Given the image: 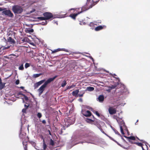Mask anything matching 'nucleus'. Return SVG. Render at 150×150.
Returning a JSON list of instances; mask_svg holds the SVG:
<instances>
[{"instance_id": "a19ab883", "label": "nucleus", "mask_w": 150, "mask_h": 150, "mask_svg": "<svg viewBox=\"0 0 150 150\" xmlns=\"http://www.w3.org/2000/svg\"><path fill=\"white\" fill-rule=\"evenodd\" d=\"M113 118L114 119H116L117 120V117L116 115H114L113 116Z\"/></svg>"}, {"instance_id": "a18cd8bd", "label": "nucleus", "mask_w": 150, "mask_h": 150, "mask_svg": "<svg viewBox=\"0 0 150 150\" xmlns=\"http://www.w3.org/2000/svg\"><path fill=\"white\" fill-rule=\"evenodd\" d=\"M25 106L26 108L27 109L29 105H25Z\"/></svg>"}, {"instance_id": "2eb2a0df", "label": "nucleus", "mask_w": 150, "mask_h": 150, "mask_svg": "<svg viewBox=\"0 0 150 150\" xmlns=\"http://www.w3.org/2000/svg\"><path fill=\"white\" fill-rule=\"evenodd\" d=\"M113 140L115 142H116V143H117V144L120 145V146H121L124 149H129V146H128L127 147L126 146H126V145H128V144L127 143H125L124 145H122L120 144H119L117 141H116L115 140Z\"/></svg>"}, {"instance_id": "4468645a", "label": "nucleus", "mask_w": 150, "mask_h": 150, "mask_svg": "<svg viewBox=\"0 0 150 150\" xmlns=\"http://www.w3.org/2000/svg\"><path fill=\"white\" fill-rule=\"evenodd\" d=\"M64 51L66 52H68V51L67 50H66L64 49H60V48H58L57 49L54 50L52 52V53H55L58 51Z\"/></svg>"}, {"instance_id": "423d86ee", "label": "nucleus", "mask_w": 150, "mask_h": 150, "mask_svg": "<svg viewBox=\"0 0 150 150\" xmlns=\"http://www.w3.org/2000/svg\"><path fill=\"white\" fill-rule=\"evenodd\" d=\"M19 137L23 140V145H25V143H26L28 141V138L26 136V134L25 133H20L19 135Z\"/></svg>"}, {"instance_id": "c85d7f7f", "label": "nucleus", "mask_w": 150, "mask_h": 150, "mask_svg": "<svg viewBox=\"0 0 150 150\" xmlns=\"http://www.w3.org/2000/svg\"><path fill=\"white\" fill-rule=\"evenodd\" d=\"M120 131H121V133L122 134H123V135L125 133L124 132L122 127L121 126H120Z\"/></svg>"}, {"instance_id": "680f3d73", "label": "nucleus", "mask_w": 150, "mask_h": 150, "mask_svg": "<svg viewBox=\"0 0 150 150\" xmlns=\"http://www.w3.org/2000/svg\"><path fill=\"white\" fill-rule=\"evenodd\" d=\"M138 120H137V122H138Z\"/></svg>"}, {"instance_id": "c9c22d12", "label": "nucleus", "mask_w": 150, "mask_h": 150, "mask_svg": "<svg viewBox=\"0 0 150 150\" xmlns=\"http://www.w3.org/2000/svg\"><path fill=\"white\" fill-rule=\"evenodd\" d=\"M23 96H24V98L25 99V100L27 101V100H28V97L27 96H25V95L24 94H23Z\"/></svg>"}, {"instance_id": "13d9d810", "label": "nucleus", "mask_w": 150, "mask_h": 150, "mask_svg": "<svg viewBox=\"0 0 150 150\" xmlns=\"http://www.w3.org/2000/svg\"><path fill=\"white\" fill-rule=\"evenodd\" d=\"M74 9L71 8V10H74Z\"/></svg>"}, {"instance_id": "1a4fd4ad", "label": "nucleus", "mask_w": 150, "mask_h": 150, "mask_svg": "<svg viewBox=\"0 0 150 150\" xmlns=\"http://www.w3.org/2000/svg\"><path fill=\"white\" fill-rule=\"evenodd\" d=\"M81 111L83 115L86 117H89L91 115V112L89 110L85 111L82 110Z\"/></svg>"}, {"instance_id": "c756f323", "label": "nucleus", "mask_w": 150, "mask_h": 150, "mask_svg": "<svg viewBox=\"0 0 150 150\" xmlns=\"http://www.w3.org/2000/svg\"><path fill=\"white\" fill-rule=\"evenodd\" d=\"M18 69L20 70H23L24 69V67H23V64H22V65H21L19 67V68H18Z\"/></svg>"}, {"instance_id": "a211bd4d", "label": "nucleus", "mask_w": 150, "mask_h": 150, "mask_svg": "<svg viewBox=\"0 0 150 150\" xmlns=\"http://www.w3.org/2000/svg\"><path fill=\"white\" fill-rule=\"evenodd\" d=\"M79 91L78 90H76L72 92V95L73 96L76 97L78 95Z\"/></svg>"}, {"instance_id": "393cba45", "label": "nucleus", "mask_w": 150, "mask_h": 150, "mask_svg": "<svg viewBox=\"0 0 150 150\" xmlns=\"http://www.w3.org/2000/svg\"><path fill=\"white\" fill-rule=\"evenodd\" d=\"M5 83H3L1 82V83H0V88L2 89L4 88L5 86Z\"/></svg>"}, {"instance_id": "58836bf2", "label": "nucleus", "mask_w": 150, "mask_h": 150, "mask_svg": "<svg viewBox=\"0 0 150 150\" xmlns=\"http://www.w3.org/2000/svg\"><path fill=\"white\" fill-rule=\"evenodd\" d=\"M95 113L96 114L98 117H100V114L97 111H95Z\"/></svg>"}, {"instance_id": "5701e85b", "label": "nucleus", "mask_w": 150, "mask_h": 150, "mask_svg": "<svg viewBox=\"0 0 150 150\" xmlns=\"http://www.w3.org/2000/svg\"><path fill=\"white\" fill-rule=\"evenodd\" d=\"M76 85H72L70 86H68L67 87V90L69 89L70 88H74L75 86Z\"/></svg>"}, {"instance_id": "6e6552de", "label": "nucleus", "mask_w": 150, "mask_h": 150, "mask_svg": "<svg viewBox=\"0 0 150 150\" xmlns=\"http://www.w3.org/2000/svg\"><path fill=\"white\" fill-rule=\"evenodd\" d=\"M2 13L5 15L9 17H13L14 16L13 14L11 11L9 10H6L2 12Z\"/></svg>"}, {"instance_id": "7ed1b4c3", "label": "nucleus", "mask_w": 150, "mask_h": 150, "mask_svg": "<svg viewBox=\"0 0 150 150\" xmlns=\"http://www.w3.org/2000/svg\"><path fill=\"white\" fill-rule=\"evenodd\" d=\"M12 10L15 15L21 14L23 11V9L22 6L17 5L13 6Z\"/></svg>"}, {"instance_id": "20e7f679", "label": "nucleus", "mask_w": 150, "mask_h": 150, "mask_svg": "<svg viewBox=\"0 0 150 150\" xmlns=\"http://www.w3.org/2000/svg\"><path fill=\"white\" fill-rule=\"evenodd\" d=\"M92 6H90V7L86 9H85V7H83L82 8H79V9H81V11H78V13H72L71 14L69 15V16L71 17L72 19L74 20H75L76 18V17L78 16V15L80 14V13H82L83 11H86L89 8H91Z\"/></svg>"}, {"instance_id": "7c9ffc66", "label": "nucleus", "mask_w": 150, "mask_h": 150, "mask_svg": "<svg viewBox=\"0 0 150 150\" xmlns=\"http://www.w3.org/2000/svg\"><path fill=\"white\" fill-rule=\"evenodd\" d=\"M50 144L52 146H53L54 145V141L52 139H51L50 140Z\"/></svg>"}, {"instance_id": "a878e982", "label": "nucleus", "mask_w": 150, "mask_h": 150, "mask_svg": "<svg viewBox=\"0 0 150 150\" xmlns=\"http://www.w3.org/2000/svg\"><path fill=\"white\" fill-rule=\"evenodd\" d=\"M37 19H38L40 20L41 21L46 20L44 17H38L37 18Z\"/></svg>"}, {"instance_id": "f03ea898", "label": "nucleus", "mask_w": 150, "mask_h": 150, "mask_svg": "<svg viewBox=\"0 0 150 150\" xmlns=\"http://www.w3.org/2000/svg\"><path fill=\"white\" fill-rule=\"evenodd\" d=\"M67 13L62 14L61 13L59 15H57V16H53L52 14L48 12H45L43 13V15L44 16L45 20H48L51 19L52 20L55 18L56 17L58 18H64L66 17L65 15Z\"/></svg>"}, {"instance_id": "79ce46f5", "label": "nucleus", "mask_w": 150, "mask_h": 150, "mask_svg": "<svg viewBox=\"0 0 150 150\" xmlns=\"http://www.w3.org/2000/svg\"><path fill=\"white\" fill-rule=\"evenodd\" d=\"M16 84L17 85L19 83V80H17L15 82Z\"/></svg>"}, {"instance_id": "49530a36", "label": "nucleus", "mask_w": 150, "mask_h": 150, "mask_svg": "<svg viewBox=\"0 0 150 150\" xmlns=\"http://www.w3.org/2000/svg\"><path fill=\"white\" fill-rule=\"evenodd\" d=\"M43 23V22L42 23ZM47 21H45V23H42V24L43 25H45L47 24Z\"/></svg>"}, {"instance_id": "39448f33", "label": "nucleus", "mask_w": 150, "mask_h": 150, "mask_svg": "<svg viewBox=\"0 0 150 150\" xmlns=\"http://www.w3.org/2000/svg\"><path fill=\"white\" fill-rule=\"evenodd\" d=\"M125 137L127 138L128 139L129 142L132 144H135V143H136L137 142L138 140H140L141 141H142V140H140L137 137H135L134 136H131L129 137H127L126 136H124Z\"/></svg>"}, {"instance_id": "dca6fc26", "label": "nucleus", "mask_w": 150, "mask_h": 150, "mask_svg": "<svg viewBox=\"0 0 150 150\" xmlns=\"http://www.w3.org/2000/svg\"><path fill=\"white\" fill-rule=\"evenodd\" d=\"M104 27V25H103V26L100 25L99 26H98L97 27H96L95 28V30L96 31H99V30L103 29Z\"/></svg>"}, {"instance_id": "3c124183", "label": "nucleus", "mask_w": 150, "mask_h": 150, "mask_svg": "<svg viewBox=\"0 0 150 150\" xmlns=\"http://www.w3.org/2000/svg\"><path fill=\"white\" fill-rule=\"evenodd\" d=\"M79 100L80 101H81V102H82V98H80L79 99Z\"/></svg>"}, {"instance_id": "72a5a7b5", "label": "nucleus", "mask_w": 150, "mask_h": 150, "mask_svg": "<svg viewBox=\"0 0 150 150\" xmlns=\"http://www.w3.org/2000/svg\"><path fill=\"white\" fill-rule=\"evenodd\" d=\"M85 93V92L83 91L81 94H78V95L79 97H82L83 96V94Z\"/></svg>"}, {"instance_id": "aec40b11", "label": "nucleus", "mask_w": 150, "mask_h": 150, "mask_svg": "<svg viewBox=\"0 0 150 150\" xmlns=\"http://www.w3.org/2000/svg\"><path fill=\"white\" fill-rule=\"evenodd\" d=\"M67 84V83L66 82V81L65 80L63 81L62 84H61V86L64 87Z\"/></svg>"}, {"instance_id": "8fccbe9b", "label": "nucleus", "mask_w": 150, "mask_h": 150, "mask_svg": "<svg viewBox=\"0 0 150 150\" xmlns=\"http://www.w3.org/2000/svg\"><path fill=\"white\" fill-rule=\"evenodd\" d=\"M3 10V9L1 8H0V11H2Z\"/></svg>"}, {"instance_id": "052dcab7", "label": "nucleus", "mask_w": 150, "mask_h": 150, "mask_svg": "<svg viewBox=\"0 0 150 150\" xmlns=\"http://www.w3.org/2000/svg\"><path fill=\"white\" fill-rule=\"evenodd\" d=\"M80 9L81 10V9H79V10H80ZM78 10H79V8L78 9ZM77 11H78V10H77Z\"/></svg>"}, {"instance_id": "473e14b6", "label": "nucleus", "mask_w": 150, "mask_h": 150, "mask_svg": "<svg viewBox=\"0 0 150 150\" xmlns=\"http://www.w3.org/2000/svg\"><path fill=\"white\" fill-rule=\"evenodd\" d=\"M30 66V64L28 63H25V68H27L28 67H29Z\"/></svg>"}, {"instance_id": "603ef678", "label": "nucleus", "mask_w": 150, "mask_h": 150, "mask_svg": "<svg viewBox=\"0 0 150 150\" xmlns=\"http://www.w3.org/2000/svg\"><path fill=\"white\" fill-rule=\"evenodd\" d=\"M2 80L1 78H0V83H1Z\"/></svg>"}, {"instance_id": "f3484780", "label": "nucleus", "mask_w": 150, "mask_h": 150, "mask_svg": "<svg viewBox=\"0 0 150 150\" xmlns=\"http://www.w3.org/2000/svg\"><path fill=\"white\" fill-rule=\"evenodd\" d=\"M104 96L103 95H100L98 98V100L100 102H103L104 101Z\"/></svg>"}, {"instance_id": "c03bdc74", "label": "nucleus", "mask_w": 150, "mask_h": 150, "mask_svg": "<svg viewBox=\"0 0 150 150\" xmlns=\"http://www.w3.org/2000/svg\"><path fill=\"white\" fill-rule=\"evenodd\" d=\"M22 112L25 113L26 112V109H23L22 110Z\"/></svg>"}, {"instance_id": "9b49d317", "label": "nucleus", "mask_w": 150, "mask_h": 150, "mask_svg": "<svg viewBox=\"0 0 150 150\" xmlns=\"http://www.w3.org/2000/svg\"><path fill=\"white\" fill-rule=\"evenodd\" d=\"M45 79H43L35 83L34 85L35 89H36L39 86L45 82Z\"/></svg>"}, {"instance_id": "f257e3e1", "label": "nucleus", "mask_w": 150, "mask_h": 150, "mask_svg": "<svg viewBox=\"0 0 150 150\" xmlns=\"http://www.w3.org/2000/svg\"><path fill=\"white\" fill-rule=\"evenodd\" d=\"M57 77V76H55L53 78H49L40 87L38 90V91L39 93V94L40 96L42 94L45 88L47 87V85L53 81Z\"/></svg>"}, {"instance_id": "f8f14e48", "label": "nucleus", "mask_w": 150, "mask_h": 150, "mask_svg": "<svg viewBox=\"0 0 150 150\" xmlns=\"http://www.w3.org/2000/svg\"><path fill=\"white\" fill-rule=\"evenodd\" d=\"M45 79H43L35 83L34 85L35 89H36L39 86L45 82Z\"/></svg>"}, {"instance_id": "37998d69", "label": "nucleus", "mask_w": 150, "mask_h": 150, "mask_svg": "<svg viewBox=\"0 0 150 150\" xmlns=\"http://www.w3.org/2000/svg\"><path fill=\"white\" fill-rule=\"evenodd\" d=\"M42 122L44 124H45L46 123V121L45 120H43L42 121Z\"/></svg>"}, {"instance_id": "ddd939ff", "label": "nucleus", "mask_w": 150, "mask_h": 150, "mask_svg": "<svg viewBox=\"0 0 150 150\" xmlns=\"http://www.w3.org/2000/svg\"><path fill=\"white\" fill-rule=\"evenodd\" d=\"M108 112L110 115H113L116 113V110L115 108L110 107L108 108Z\"/></svg>"}, {"instance_id": "4c0bfd02", "label": "nucleus", "mask_w": 150, "mask_h": 150, "mask_svg": "<svg viewBox=\"0 0 150 150\" xmlns=\"http://www.w3.org/2000/svg\"><path fill=\"white\" fill-rule=\"evenodd\" d=\"M28 31L29 33H33L34 31V30L33 29H29L28 30Z\"/></svg>"}, {"instance_id": "412c9836", "label": "nucleus", "mask_w": 150, "mask_h": 150, "mask_svg": "<svg viewBox=\"0 0 150 150\" xmlns=\"http://www.w3.org/2000/svg\"><path fill=\"white\" fill-rule=\"evenodd\" d=\"M94 88L93 87H88L87 88V89L89 91H92L94 90Z\"/></svg>"}, {"instance_id": "9d476101", "label": "nucleus", "mask_w": 150, "mask_h": 150, "mask_svg": "<svg viewBox=\"0 0 150 150\" xmlns=\"http://www.w3.org/2000/svg\"><path fill=\"white\" fill-rule=\"evenodd\" d=\"M45 79H43L35 83L34 85L35 89H36L39 86L45 82Z\"/></svg>"}, {"instance_id": "bf43d9fd", "label": "nucleus", "mask_w": 150, "mask_h": 150, "mask_svg": "<svg viewBox=\"0 0 150 150\" xmlns=\"http://www.w3.org/2000/svg\"><path fill=\"white\" fill-rule=\"evenodd\" d=\"M114 76H116V75L115 74H114Z\"/></svg>"}, {"instance_id": "4be33fe9", "label": "nucleus", "mask_w": 150, "mask_h": 150, "mask_svg": "<svg viewBox=\"0 0 150 150\" xmlns=\"http://www.w3.org/2000/svg\"><path fill=\"white\" fill-rule=\"evenodd\" d=\"M42 75L41 74H35L33 75V77L34 78H36Z\"/></svg>"}, {"instance_id": "bb28decb", "label": "nucleus", "mask_w": 150, "mask_h": 150, "mask_svg": "<svg viewBox=\"0 0 150 150\" xmlns=\"http://www.w3.org/2000/svg\"><path fill=\"white\" fill-rule=\"evenodd\" d=\"M112 128L116 134L119 135H120L119 133L114 128Z\"/></svg>"}, {"instance_id": "2f4dec72", "label": "nucleus", "mask_w": 150, "mask_h": 150, "mask_svg": "<svg viewBox=\"0 0 150 150\" xmlns=\"http://www.w3.org/2000/svg\"><path fill=\"white\" fill-rule=\"evenodd\" d=\"M37 116L39 118H40L42 116V115L40 112H38L37 115Z\"/></svg>"}, {"instance_id": "864d4df0", "label": "nucleus", "mask_w": 150, "mask_h": 150, "mask_svg": "<svg viewBox=\"0 0 150 150\" xmlns=\"http://www.w3.org/2000/svg\"><path fill=\"white\" fill-rule=\"evenodd\" d=\"M49 134L50 135H51V132L50 131V130H49Z\"/></svg>"}, {"instance_id": "5fc2aeb1", "label": "nucleus", "mask_w": 150, "mask_h": 150, "mask_svg": "<svg viewBox=\"0 0 150 150\" xmlns=\"http://www.w3.org/2000/svg\"><path fill=\"white\" fill-rule=\"evenodd\" d=\"M31 44L32 45H34V43H33V42H32V43H31Z\"/></svg>"}, {"instance_id": "e433bc0d", "label": "nucleus", "mask_w": 150, "mask_h": 150, "mask_svg": "<svg viewBox=\"0 0 150 150\" xmlns=\"http://www.w3.org/2000/svg\"><path fill=\"white\" fill-rule=\"evenodd\" d=\"M88 1H89L90 0H87ZM93 3H97L100 0H92Z\"/></svg>"}, {"instance_id": "cd10ccee", "label": "nucleus", "mask_w": 150, "mask_h": 150, "mask_svg": "<svg viewBox=\"0 0 150 150\" xmlns=\"http://www.w3.org/2000/svg\"><path fill=\"white\" fill-rule=\"evenodd\" d=\"M43 148L44 150H45V149L47 148V145L44 142V140H43Z\"/></svg>"}, {"instance_id": "6e6d98bb", "label": "nucleus", "mask_w": 150, "mask_h": 150, "mask_svg": "<svg viewBox=\"0 0 150 150\" xmlns=\"http://www.w3.org/2000/svg\"><path fill=\"white\" fill-rule=\"evenodd\" d=\"M142 147V150H145L144 149V148L143 147V146H142V147Z\"/></svg>"}, {"instance_id": "6ab92c4d", "label": "nucleus", "mask_w": 150, "mask_h": 150, "mask_svg": "<svg viewBox=\"0 0 150 150\" xmlns=\"http://www.w3.org/2000/svg\"><path fill=\"white\" fill-rule=\"evenodd\" d=\"M23 94L22 93V91H21L18 93H16L15 94V96L16 98H19V96L22 95L23 96Z\"/></svg>"}, {"instance_id": "4d7b16f0", "label": "nucleus", "mask_w": 150, "mask_h": 150, "mask_svg": "<svg viewBox=\"0 0 150 150\" xmlns=\"http://www.w3.org/2000/svg\"><path fill=\"white\" fill-rule=\"evenodd\" d=\"M9 47H5V49H8V48Z\"/></svg>"}, {"instance_id": "b1692460", "label": "nucleus", "mask_w": 150, "mask_h": 150, "mask_svg": "<svg viewBox=\"0 0 150 150\" xmlns=\"http://www.w3.org/2000/svg\"><path fill=\"white\" fill-rule=\"evenodd\" d=\"M135 143V144L140 147H142V146H143V145L142 143L138 142V141H137V142H136V143Z\"/></svg>"}, {"instance_id": "de8ad7c7", "label": "nucleus", "mask_w": 150, "mask_h": 150, "mask_svg": "<svg viewBox=\"0 0 150 150\" xmlns=\"http://www.w3.org/2000/svg\"><path fill=\"white\" fill-rule=\"evenodd\" d=\"M101 131L102 133H104V134H105V132H104V131L102 129H101Z\"/></svg>"}, {"instance_id": "f704fd0d", "label": "nucleus", "mask_w": 150, "mask_h": 150, "mask_svg": "<svg viewBox=\"0 0 150 150\" xmlns=\"http://www.w3.org/2000/svg\"><path fill=\"white\" fill-rule=\"evenodd\" d=\"M116 87V85H112L111 86L109 87L111 89H114Z\"/></svg>"}, {"instance_id": "0eeeda50", "label": "nucleus", "mask_w": 150, "mask_h": 150, "mask_svg": "<svg viewBox=\"0 0 150 150\" xmlns=\"http://www.w3.org/2000/svg\"><path fill=\"white\" fill-rule=\"evenodd\" d=\"M13 35L14 36V33L11 31L8 34L9 37L7 38L8 42L11 44H14L16 43L15 40L11 38V36Z\"/></svg>"}, {"instance_id": "09e8293b", "label": "nucleus", "mask_w": 150, "mask_h": 150, "mask_svg": "<svg viewBox=\"0 0 150 150\" xmlns=\"http://www.w3.org/2000/svg\"><path fill=\"white\" fill-rule=\"evenodd\" d=\"M20 88L22 89H23L24 88V87L23 86H21L20 87Z\"/></svg>"}, {"instance_id": "ea45409f", "label": "nucleus", "mask_w": 150, "mask_h": 150, "mask_svg": "<svg viewBox=\"0 0 150 150\" xmlns=\"http://www.w3.org/2000/svg\"><path fill=\"white\" fill-rule=\"evenodd\" d=\"M27 143H25V145H24V146H25L24 147V149L25 150H27Z\"/></svg>"}]
</instances>
